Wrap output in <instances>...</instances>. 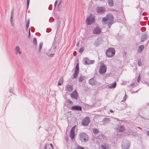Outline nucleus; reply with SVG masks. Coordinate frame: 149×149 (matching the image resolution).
I'll return each instance as SVG.
<instances>
[{"instance_id": "7c9ffc66", "label": "nucleus", "mask_w": 149, "mask_h": 149, "mask_svg": "<svg viewBox=\"0 0 149 149\" xmlns=\"http://www.w3.org/2000/svg\"><path fill=\"white\" fill-rule=\"evenodd\" d=\"M84 79V76H81L79 78V82H82Z\"/></svg>"}, {"instance_id": "a878e982", "label": "nucleus", "mask_w": 149, "mask_h": 149, "mask_svg": "<svg viewBox=\"0 0 149 149\" xmlns=\"http://www.w3.org/2000/svg\"><path fill=\"white\" fill-rule=\"evenodd\" d=\"M63 83V79L62 77L60 78L58 82V85H61Z\"/></svg>"}, {"instance_id": "bf43d9fd", "label": "nucleus", "mask_w": 149, "mask_h": 149, "mask_svg": "<svg viewBox=\"0 0 149 149\" xmlns=\"http://www.w3.org/2000/svg\"><path fill=\"white\" fill-rule=\"evenodd\" d=\"M29 25H26V30H28V27H29Z\"/></svg>"}, {"instance_id": "de8ad7c7", "label": "nucleus", "mask_w": 149, "mask_h": 149, "mask_svg": "<svg viewBox=\"0 0 149 149\" xmlns=\"http://www.w3.org/2000/svg\"><path fill=\"white\" fill-rule=\"evenodd\" d=\"M52 5L51 4L49 6V7L48 9L49 10H51L52 9Z\"/></svg>"}, {"instance_id": "13d9d810", "label": "nucleus", "mask_w": 149, "mask_h": 149, "mask_svg": "<svg viewBox=\"0 0 149 149\" xmlns=\"http://www.w3.org/2000/svg\"><path fill=\"white\" fill-rule=\"evenodd\" d=\"M140 78L139 77L137 79V81L139 82L140 81Z\"/></svg>"}, {"instance_id": "412c9836", "label": "nucleus", "mask_w": 149, "mask_h": 149, "mask_svg": "<svg viewBox=\"0 0 149 149\" xmlns=\"http://www.w3.org/2000/svg\"><path fill=\"white\" fill-rule=\"evenodd\" d=\"M83 61L84 62V64L85 65H89V59L87 57L84 58H83Z\"/></svg>"}, {"instance_id": "c85d7f7f", "label": "nucleus", "mask_w": 149, "mask_h": 149, "mask_svg": "<svg viewBox=\"0 0 149 149\" xmlns=\"http://www.w3.org/2000/svg\"><path fill=\"white\" fill-rule=\"evenodd\" d=\"M112 21L107 22V24H108V26L109 28H110L111 25L114 23V22H112Z\"/></svg>"}, {"instance_id": "680f3d73", "label": "nucleus", "mask_w": 149, "mask_h": 149, "mask_svg": "<svg viewBox=\"0 0 149 149\" xmlns=\"http://www.w3.org/2000/svg\"><path fill=\"white\" fill-rule=\"evenodd\" d=\"M79 42H78L77 43V44H76V46H79Z\"/></svg>"}, {"instance_id": "f03ea898", "label": "nucleus", "mask_w": 149, "mask_h": 149, "mask_svg": "<svg viewBox=\"0 0 149 149\" xmlns=\"http://www.w3.org/2000/svg\"><path fill=\"white\" fill-rule=\"evenodd\" d=\"M115 53V50L112 47L108 48L106 51V56L109 58H111L114 56Z\"/></svg>"}, {"instance_id": "79ce46f5", "label": "nucleus", "mask_w": 149, "mask_h": 149, "mask_svg": "<svg viewBox=\"0 0 149 149\" xmlns=\"http://www.w3.org/2000/svg\"><path fill=\"white\" fill-rule=\"evenodd\" d=\"M84 148L83 147L81 146H78L76 149H84Z\"/></svg>"}, {"instance_id": "4be33fe9", "label": "nucleus", "mask_w": 149, "mask_h": 149, "mask_svg": "<svg viewBox=\"0 0 149 149\" xmlns=\"http://www.w3.org/2000/svg\"><path fill=\"white\" fill-rule=\"evenodd\" d=\"M100 147L102 149H109V146L107 144L101 145Z\"/></svg>"}, {"instance_id": "a19ab883", "label": "nucleus", "mask_w": 149, "mask_h": 149, "mask_svg": "<svg viewBox=\"0 0 149 149\" xmlns=\"http://www.w3.org/2000/svg\"><path fill=\"white\" fill-rule=\"evenodd\" d=\"M75 128V126H73L72 128V129L71 130H70V132H74V130Z\"/></svg>"}, {"instance_id": "e433bc0d", "label": "nucleus", "mask_w": 149, "mask_h": 149, "mask_svg": "<svg viewBox=\"0 0 149 149\" xmlns=\"http://www.w3.org/2000/svg\"><path fill=\"white\" fill-rule=\"evenodd\" d=\"M89 64H93L95 63V61L94 60H89Z\"/></svg>"}, {"instance_id": "e2e57ef3", "label": "nucleus", "mask_w": 149, "mask_h": 149, "mask_svg": "<svg viewBox=\"0 0 149 149\" xmlns=\"http://www.w3.org/2000/svg\"><path fill=\"white\" fill-rule=\"evenodd\" d=\"M59 42H60V41L59 40H57L56 42V44L57 43L58 44Z\"/></svg>"}, {"instance_id": "3c124183", "label": "nucleus", "mask_w": 149, "mask_h": 149, "mask_svg": "<svg viewBox=\"0 0 149 149\" xmlns=\"http://www.w3.org/2000/svg\"><path fill=\"white\" fill-rule=\"evenodd\" d=\"M62 2V0H60L59 2H58V6H59L60 5H61V3Z\"/></svg>"}, {"instance_id": "09e8293b", "label": "nucleus", "mask_w": 149, "mask_h": 149, "mask_svg": "<svg viewBox=\"0 0 149 149\" xmlns=\"http://www.w3.org/2000/svg\"><path fill=\"white\" fill-rule=\"evenodd\" d=\"M132 135L134 137H135L136 136H137V135L136 134H134L132 133Z\"/></svg>"}, {"instance_id": "aec40b11", "label": "nucleus", "mask_w": 149, "mask_h": 149, "mask_svg": "<svg viewBox=\"0 0 149 149\" xmlns=\"http://www.w3.org/2000/svg\"><path fill=\"white\" fill-rule=\"evenodd\" d=\"M15 54H21L22 52L20 50L19 47L18 46H17L15 47Z\"/></svg>"}, {"instance_id": "0e129e2a", "label": "nucleus", "mask_w": 149, "mask_h": 149, "mask_svg": "<svg viewBox=\"0 0 149 149\" xmlns=\"http://www.w3.org/2000/svg\"><path fill=\"white\" fill-rule=\"evenodd\" d=\"M109 111L111 113L113 112V111L112 110L110 109Z\"/></svg>"}, {"instance_id": "2f4dec72", "label": "nucleus", "mask_w": 149, "mask_h": 149, "mask_svg": "<svg viewBox=\"0 0 149 149\" xmlns=\"http://www.w3.org/2000/svg\"><path fill=\"white\" fill-rule=\"evenodd\" d=\"M98 137L99 139H102V138H105V136H104L102 133L100 134Z\"/></svg>"}, {"instance_id": "20e7f679", "label": "nucleus", "mask_w": 149, "mask_h": 149, "mask_svg": "<svg viewBox=\"0 0 149 149\" xmlns=\"http://www.w3.org/2000/svg\"><path fill=\"white\" fill-rule=\"evenodd\" d=\"M95 17L91 14L89 16L87 17L86 19V23L87 25H90L94 23L95 21Z\"/></svg>"}, {"instance_id": "58836bf2", "label": "nucleus", "mask_w": 149, "mask_h": 149, "mask_svg": "<svg viewBox=\"0 0 149 149\" xmlns=\"http://www.w3.org/2000/svg\"><path fill=\"white\" fill-rule=\"evenodd\" d=\"M30 3V0H27V9L28 8Z\"/></svg>"}, {"instance_id": "0eeeda50", "label": "nucleus", "mask_w": 149, "mask_h": 149, "mask_svg": "<svg viewBox=\"0 0 149 149\" xmlns=\"http://www.w3.org/2000/svg\"><path fill=\"white\" fill-rule=\"evenodd\" d=\"M79 72V64L78 63L75 67L74 73L73 74V76L74 78L75 79L78 76V73Z\"/></svg>"}, {"instance_id": "ea45409f", "label": "nucleus", "mask_w": 149, "mask_h": 149, "mask_svg": "<svg viewBox=\"0 0 149 149\" xmlns=\"http://www.w3.org/2000/svg\"><path fill=\"white\" fill-rule=\"evenodd\" d=\"M10 23L11 24V25L12 26H14V24H13V18H12V19L11 18H10Z\"/></svg>"}, {"instance_id": "6e6d98bb", "label": "nucleus", "mask_w": 149, "mask_h": 149, "mask_svg": "<svg viewBox=\"0 0 149 149\" xmlns=\"http://www.w3.org/2000/svg\"><path fill=\"white\" fill-rule=\"evenodd\" d=\"M44 148L45 149H49L50 148H47V144H45L44 146Z\"/></svg>"}, {"instance_id": "4468645a", "label": "nucleus", "mask_w": 149, "mask_h": 149, "mask_svg": "<svg viewBox=\"0 0 149 149\" xmlns=\"http://www.w3.org/2000/svg\"><path fill=\"white\" fill-rule=\"evenodd\" d=\"M101 32V29L98 27H95L93 31V33L94 34H100Z\"/></svg>"}, {"instance_id": "1a4fd4ad", "label": "nucleus", "mask_w": 149, "mask_h": 149, "mask_svg": "<svg viewBox=\"0 0 149 149\" xmlns=\"http://www.w3.org/2000/svg\"><path fill=\"white\" fill-rule=\"evenodd\" d=\"M96 10L98 13L102 14L105 12V9L104 8V7L98 6L96 8Z\"/></svg>"}, {"instance_id": "4d7b16f0", "label": "nucleus", "mask_w": 149, "mask_h": 149, "mask_svg": "<svg viewBox=\"0 0 149 149\" xmlns=\"http://www.w3.org/2000/svg\"><path fill=\"white\" fill-rule=\"evenodd\" d=\"M135 84L134 83H132L130 84V85L131 86L133 87L134 86Z\"/></svg>"}, {"instance_id": "338daca9", "label": "nucleus", "mask_w": 149, "mask_h": 149, "mask_svg": "<svg viewBox=\"0 0 149 149\" xmlns=\"http://www.w3.org/2000/svg\"><path fill=\"white\" fill-rule=\"evenodd\" d=\"M52 18L53 19V18H52V17H51L50 18V19H49V21L50 22H52V21H51V22H50V19H52Z\"/></svg>"}, {"instance_id": "39448f33", "label": "nucleus", "mask_w": 149, "mask_h": 149, "mask_svg": "<svg viewBox=\"0 0 149 149\" xmlns=\"http://www.w3.org/2000/svg\"><path fill=\"white\" fill-rule=\"evenodd\" d=\"M130 145V142L128 140H126L122 142L121 146L123 149H128Z\"/></svg>"}, {"instance_id": "4c0bfd02", "label": "nucleus", "mask_w": 149, "mask_h": 149, "mask_svg": "<svg viewBox=\"0 0 149 149\" xmlns=\"http://www.w3.org/2000/svg\"><path fill=\"white\" fill-rule=\"evenodd\" d=\"M13 8L11 12V16L10 18H13Z\"/></svg>"}, {"instance_id": "49530a36", "label": "nucleus", "mask_w": 149, "mask_h": 149, "mask_svg": "<svg viewBox=\"0 0 149 149\" xmlns=\"http://www.w3.org/2000/svg\"><path fill=\"white\" fill-rule=\"evenodd\" d=\"M31 31L32 32H34L35 31V29L33 27H31Z\"/></svg>"}, {"instance_id": "dca6fc26", "label": "nucleus", "mask_w": 149, "mask_h": 149, "mask_svg": "<svg viewBox=\"0 0 149 149\" xmlns=\"http://www.w3.org/2000/svg\"><path fill=\"white\" fill-rule=\"evenodd\" d=\"M111 121V119L109 118H104L102 120L103 124L105 125L106 124L109 123Z\"/></svg>"}, {"instance_id": "ddd939ff", "label": "nucleus", "mask_w": 149, "mask_h": 149, "mask_svg": "<svg viewBox=\"0 0 149 149\" xmlns=\"http://www.w3.org/2000/svg\"><path fill=\"white\" fill-rule=\"evenodd\" d=\"M71 97L77 100L78 97V93L76 90L73 91L70 94Z\"/></svg>"}, {"instance_id": "9d476101", "label": "nucleus", "mask_w": 149, "mask_h": 149, "mask_svg": "<svg viewBox=\"0 0 149 149\" xmlns=\"http://www.w3.org/2000/svg\"><path fill=\"white\" fill-rule=\"evenodd\" d=\"M102 40L101 38H97L94 43V45L96 47H97L102 43Z\"/></svg>"}, {"instance_id": "f257e3e1", "label": "nucleus", "mask_w": 149, "mask_h": 149, "mask_svg": "<svg viewBox=\"0 0 149 149\" xmlns=\"http://www.w3.org/2000/svg\"><path fill=\"white\" fill-rule=\"evenodd\" d=\"M79 139L82 142H87L89 140L88 136L84 132H81L79 134Z\"/></svg>"}, {"instance_id": "c9c22d12", "label": "nucleus", "mask_w": 149, "mask_h": 149, "mask_svg": "<svg viewBox=\"0 0 149 149\" xmlns=\"http://www.w3.org/2000/svg\"><path fill=\"white\" fill-rule=\"evenodd\" d=\"M138 65L139 66H141L142 64L141 61V60H138Z\"/></svg>"}, {"instance_id": "cd10ccee", "label": "nucleus", "mask_w": 149, "mask_h": 149, "mask_svg": "<svg viewBox=\"0 0 149 149\" xmlns=\"http://www.w3.org/2000/svg\"><path fill=\"white\" fill-rule=\"evenodd\" d=\"M93 131L95 134L96 135L99 133V130L96 128L93 129Z\"/></svg>"}, {"instance_id": "423d86ee", "label": "nucleus", "mask_w": 149, "mask_h": 149, "mask_svg": "<svg viewBox=\"0 0 149 149\" xmlns=\"http://www.w3.org/2000/svg\"><path fill=\"white\" fill-rule=\"evenodd\" d=\"M107 71L106 66L104 63L100 66L99 70V72L100 74H104Z\"/></svg>"}, {"instance_id": "9b49d317", "label": "nucleus", "mask_w": 149, "mask_h": 149, "mask_svg": "<svg viewBox=\"0 0 149 149\" xmlns=\"http://www.w3.org/2000/svg\"><path fill=\"white\" fill-rule=\"evenodd\" d=\"M71 109L72 110L81 111L82 110V107L80 106L74 105L71 107Z\"/></svg>"}, {"instance_id": "f3484780", "label": "nucleus", "mask_w": 149, "mask_h": 149, "mask_svg": "<svg viewBox=\"0 0 149 149\" xmlns=\"http://www.w3.org/2000/svg\"><path fill=\"white\" fill-rule=\"evenodd\" d=\"M148 36L147 35V32L145 33L143 35H142L141 37V42H143L146 39Z\"/></svg>"}, {"instance_id": "473e14b6", "label": "nucleus", "mask_w": 149, "mask_h": 149, "mask_svg": "<svg viewBox=\"0 0 149 149\" xmlns=\"http://www.w3.org/2000/svg\"><path fill=\"white\" fill-rule=\"evenodd\" d=\"M42 42H40V43L39 44V48L38 49V51L39 52H40L41 49V48H42Z\"/></svg>"}, {"instance_id": "bb28decb", "label": "nucleus", "mask_w": 149, "mask_h": 149, "mask_svg": "<svg viewBox=\"0 0 149 149\" xmlns=\"http://www.w3.org/2000/svg\"><path fill=\"white\" fill-rule=\"evenodd\" d=\"M75 136V133L74 132H70V137L72 139H73L74 137Z\"/></svg>"}, {"instance_id": "c756f323", "label": "nucleus", "mask_w": 149, "mask_h": 149, "mask_svg": "<svg viewBox=\"0 0 149 149\" xmlns=\"http://www.w3.org/2000/svg\"><path fill=\"white\" fill-rule=\"evenodd\" d=\"M33 43L34 45L36 47L37 44V41L36 38L35 37L33 38Z\"/></svg>"}, {"instance_id": "b1692460", "label": "nucleus", "mask_w": 149, "mask_h": 149, "mask_svg": "<svg viewBox=\"0 0 149 149\" xmlns=\"http://www.w3.org/2000/svg\"><path fill=\"white\" fill-rule=\"evenodd\" d=\"M144 46L143 45H141L140 46L138 49L139 52L141 53L144 49Z\"/></svg>"}, {"instance_id": "393cba45", "label": "nucleus", "mask_w": 149, "mask_h": 149, "mask_svg": "<svg viewBox=\"0 0 149 149\" xmlns=\"http://www.w3.org/2000/svg\"><path fill=\"white\" fill-rule=\"evenodd\" d=\"M116 82H114L111 85H110L109 86V88L111 89L112 88H114L116 87Z\"/></svg>"}, {"instance_id": "052dcab7", "label": "nucleus", "mask_w": 149, "mask_h": 149, "mask_svg": "<svg viewBox=\"0 0 149 149\" xmlns=\"http://www.w3.org/2000/svg\"><path fill=\"white\" fill-rule=\"evenodd\" d=\"M58 25H60V24H61V21H58Z\"/></svg>"}, {"instance_id": "774afa93", "label": "nucleus", "mask_w": 149, "mask_h": 149, "mask_svg": "<svg viewBox=\"0 0 149 149\" xmlns=\"http://www.w3.org/2000/svg\"><path fill=\"white\" fill-rule=\"evenodd\" d=\"M138 91V90L137 91H135V92H132V93H137Z\"/></svg>"}, {"instance_id": "603ef678", "label": "nucleus", "mask_w": 149, "mask_h": 149, "mask_svg": "<svg viewBox=\"0 0 149 149\" xmlns=\"http://www.w3.org/2000/svg\"><path fill=\"white\" fill-rule=\"evenodd\" d=\"M30 29L29 28V29L28 37H30Z\"/></svg>"}, {"instance_id": "a18cd8bd", "label": "nucleus", "mask_w": 149, "mask_h": 149, "mask_svg": "<svg viewBox=\"0 0 149 149\" xmlns=\"http://www.w3.org/2000/svg\"><path fill=\"white\" fill-rule=\"evenodd\" d=\"M146 28L145 27H143L141 28V30L142 32L146 30Z\"/></svg>"}, {"instance_id": "864d4df0", "label": "nucleus", "mask_w": 149, "mask_h": 149, "mask_svg": "<svg viewBox=\"0 0 149 149\" xmlns=\"http://www.w3.org/2000/svg\"><path fill=\"white\" fill-rule=\"evenodd\" d=\"M51 31V29H46V32H50Z\"/></svg>"}, {"instance_id": "f704fd0d", "label": "nucleus", "mask_w": 149, "mask_h": 149, "mask_svg": "<svg viewBox=\"0 0 149 149\" xmlns=\"http://www.w3.org/2000/svg\"><path fill=\"white\" fill-rule=\"evenodd\" d=\"M46 54L49 57H53L54 56V54H47L46 53Z\"/></svg>"}, {"instance_id": "72a5a7b5", "label": "nucleus", "mask_w": 149, "mask_h": 149, "mask_svg": "<svg viewBox=\"0 0 149 149\" xmlns=\"http://www.w3.org/2000/svg\"><path fill=\"white\" fill-rule=\"evenodd\" d=\"M84 50V47H81L79 49V52L80 53H82L83 52Z\"/></svg>"}, {"instance_id": "5fc2aeb1", "label": "nucleus", "mask_w": 149, "mask_h": 149, "mask_svg": "<svg viewBox=\"0 0 149 149\" xmlns=\"http://www.w3.org/2000/svg\"><path fill=\"white\" fill-rule=\"evenodd\" d=\"M127 95L126 94L125 95V96L123 98V100L122 101H125L126 100V98H125V97L127 96Z\"/></svg>"}, {"instance_id": "69168bd1", "label": "nucleus", "mask_w": 149, "mask_h": 149, "mask_svg": "<svg viewBox=\"0 0 149 149\" xmlns=\"http://www.w3.org/2000/svg\"><path fill=\"white\" fill-rule=\"evenodd\" d=\"M50 146L52 147V148H53V146L52 144V143H50Z\"/></svg>"}, {"instance_id": "6ab92c4d", "label": "nucleus", "mask_w": 149, "mask_h": 149, "mask_svg": "<svg viewBox=\"0 0 149 149\" xmlns=\"http://www.w3.org/2000/svg\"><path fill=\"white\" fill-rule=\"evenodd\" d=\"M56 38L55 37L53 41V43L51 49L53 50H55L57 47V44H56Z\"/></svg>"}, {"instance_id": "5701e85b", "label": "nucleus", "mask_w": 149, "mask_h": 149, "mask_svg": "<svg viewBox=\"0 0 149 149\" xmlns=\"http://www.w3.org/2000/svg\"><path fill=\"white\" fill-rule=\"evenodd\" d=\"M107 3L110 7H112L114 5L113 1V0H107Z\"/></svg>"}, {"instance_id": "37998d69", "label": "nucleus", "mask_w": 149, "mask_h": 149, "mask_svg": "<svg viewBox=\"0 0 149 149\" xmlns=\"http://www.w3.org/2000/svg\"><path fill=\"white\" fill-rule=\"evenodd\" d=\"M67 102L70 104H71L73 103L70 100V99H68L67 100Z\"/></svg>"}, {"instance_id": "c03bdc74", "label": "nucleus", "mask_w": 149, "mask_h": 149, "mask_svg": "<svg viewBox=\"0 0 149 149\" xmlns=\"http://www.w3.org/2000/svg\"><path fill=\"white\" fill-rule=\"evenodd\" d=\"M58 2V1H55L54 4V9L56 7L57 4Z\"/></svg>"}, {"instance_id": "a211bd4d", "label": "nucleus", "mask_w": 149, "mask_h": 149, "mask_svg": "<svg viewBox=\"0 0 149 149\" xmlns=\"http://www.w3.org/2000/svg\"><path fill=\"white\" fill-rule=\"evenodd\" d=\"M65 89L68 92H71L73 90V87L71 85L68 84L65 86Z\"/></svg>"}, {"instance_id": "8fccbe9b", "label": "nucleus", "mask_w": 149, "mask_h": 149, "mask_svg": "<svg viewBox=\"0 0 149 149\" xmlns=\"http://www.w3.org/2000/svg\"><path fill=\"white\" fill-rule=\"evenodd\" d=\"M29 22H30V21H29V19L27 22H26V25H29Z\"/></svg>"}, {"instance_id": "f8f14e48", "label": "nucleus", "mask_w": 149, "mask_h": 149, "mask_svg": "<svg viewBox=\"0 0 149 149\" xmlns=\"http://www.w3.org/2000/svg\"><path fill=\"white\" fill-rule=\"evenodd\" d=\"M116 132H122L125 130V128L124 125L118 126L116 128Z\"/></svg>"}, {"instance_id": "7ed1b4c3", "label": "nucleus", "mask_w": 149, "mask_h": 149, "mask_svg": "<svg viewBox=\"0 0 149 149\" xmlns=\"http://www.w3.org/2000/svg\"><path fill=\"white\" fill-rule=\"evenodd\" d=\"M113 17L112 14H109L107 15L105 17L102 18L103 24H106L107 21H113Z\"/></svg>"}, {"instance_id": "2eb2a0df", "label": "nucleus", "mask_w": 149, "mask_h": 149, "mask_svg": "<svg viewBox=\"0 0 149 149\" xmlns=\"http://www.w3.org/2000/svg\"><path fill=\"white\" fill-rule=\"evenodd\" d=\"M88 83L92 86L95 85L96 84L97 82L96 80L93 77L88 80Z\"/></svg>"}, {"instance_id": "6e6552de", "label": "nucleus", "mask_w": 149, "mask_h": 149, "mask_svg": "<svg viewBox=\"0 0 149 149\" xmlns=\"http://www.w3.org/2000/svg\"><path fill=\"white\" fill-rule=\"evenodd\" d=\"M90 122V118L88 116H87L83 120L82 125L84 126H87Z\"/></svg>"}]
</instances>
